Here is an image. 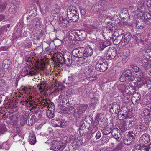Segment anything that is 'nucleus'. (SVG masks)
<instances>
[{
  "mask_svg": "<svg viewBox=\"0 0 151 151\" xmlns=\"http://www.w3.org/2000/svg\"><path fill=\"white\" fill-rule=\"evenodd\" d=\"M83 49V50L82 52L83 56L85 57H87L92 55L93 50L90 46H87L86 48Z\"/></svg>",
  "mask_w": 151,
  "mask_h": 151,
  "instance_id": "dca6fc26",
  "label": "nucleus"
},
{
  "mask_svg": "<svg viewBox=\"0 0 151 151\" xmlns=\"http://www.w3.org/2000/svg\"><path fill=\"white\" fill-rule=\"evenodd\" d=\"M117 51L116 49L114 47H110L106 52V55L107 57L110 59L114 58L116 55Z\"/></svg>",
  "mask_w": 151,
  "mask_h": 151,
  "instance_id": "2eb2a0df",
  "label": "nucleus"
},
{
  "mask_svg": "<svg viewBox=\"0 0 151 151\" xmlns=\"http://www.w3.org/2000/svg\"><path fill=\"white\" fill-rule=\"evenodd\" d=\"M87 107L88 106L86 105H81L78 109H76L73 106H71L69 107V110L71 112L74 111L75 112H78V114L79 115L83 113Z\"/></svg>",
  "mask_w": 151,
  "mask_h": 151,
  "instance_id": "ddd939ff",
  "label": "nucleus"
},
{
  "mask_svg": "<svg viewBox=\"0 0 151 151\" xmlns=\"http://www.w3.org/2000/svg\"><path fill=\"white\" fill-rule=\"evenodd\" d=\"M40 107L47 111L46 115L50 118L54 117L55 115L53 110L55 107L53 103L46 98L41 99L39 100Z\"/></svg>",
  "mask_w": 151,
  "mask_h": 151,
  "instance_id": "f257e3e1",
  "label": "nucleus"
},
{
  "mask_svg": "<svg viewBox=\"0 0 151 151\" xmlns=\"http://www.w3.org/2000/svg\"><path fill=\"white\" fill-rule=\"evenodd\" d=\"M30 96H31V98H29V99L27 98V100H26V102L29 105V106L31 107L32 106V109L33 107H34V102H33L32 101V95H30Z\"/></svg>",
  "mask_w": 151,
  "mask_h": 151,
  "instance_id": "37998d69",
  "label": "nucleus"
},
{
  "mask_svg": "<svg viewBox=\"0 0 151 151\" xmlns=\"http://www.w3.org/2000/svg\"><path fill=\"white\" fill-rule=\"evenodd\" d=\"M101 136V132L98 131L96 133V139H99Z\"/></svg>",
  "mask_w": 151,
  "mask_h": 151,
  "instance_id": "6e6d98bb",
  "label": "nucleus"
},
{
  "mask_svg": "<svg viewBox=\"0 0 151 151\" xmlns=\"http://www.w3.org/2000/svg\"><path fill=\"white\" fill-rule=\"evenodd\" d=\"M20 142V143L22 144V145H24V142L22 140H20V141H19Z\"/></svg>",
  "mask_w": 151,
  "mask_h": 151,
  "instance_id": "338daca9",
  "label": "nucleus"
},
{
  "mask_svg": "<svg viewBox=\"0 0 151 151\" xmlns=\"http://www.w3.org/2000/svg\"><path fill=\"white\" fill-rule=\"evenodd\" d=\"M97 77L96 76H91L89 77V79L90 81H94L96 80Z\"/></svg>",
  "mask_w": 151,
  "mask_h": 151,
  "instance_id": "4d7b16f0",
  "label": "nucleus"
},
{
  "mask_svg": "<svg viewBox=\"0 0 151 151\" xmlns=\"http://www.w3.org/2000/svg\"><path fill=\"white\" fill-rule=\"evenodd\" d=\"M10 24H9L7 25H5L4 26H3L1 27L0 30L3 31V32H6L7 31V28H9L10 27Z\"/></svg>",
  "mask_w": 151,
  "mask_h": 151,
  "instance_id": "8fccbe9b",
  "label": "nucleus"
},
{
  "mask_svg": "<svg viewBox=\"0 0 151 151\" xmlns=\"http://www.w3.org/2000/svg\"><path fill=\"white\" fill-rule=\"evenodd\" d=\"M134 92V90L133 87L131 86H126L125 88L124 91L125 93L130 95L132 94Z\"/></svg>",
  "mask_w": 151,
  "mask_h": 151,
  "instance_id": "c85d7f7f",
  "label": "nucleus"
},
{
  "mask_svg": "<svg viewBox=\"0 0 151 151\" xmlns=\"http://www.w3.org/2000/svg\"><path fill=\"white\" fill-rule=\"evenodd\" d=\"M9 11L11 13H13L15 12V9H13L12 8V7H11L9 8Z\"/></svg>",
  "mask_w": 151,
  "mask_h": 151,
  "instance_id": "bf43d9fd",
  "label": "nucleus"
},
{
  "mask_svg": "<svg viewBox=\"0 0 151 151\" xmlns=\"http://www.w3.org/2000/svg\"><path fill=\"white\" fill-rule=\"evenodd\" d=\"M121 35L122 36V46H124L127 44L130 41L131 38V34L130 33H127L124 36L122 35Z\"/></svg>",
  "mask_w": 151,
  "mask_h": 151,
  "instance_id": "6ab92c4d",
  "label": "nucleus"
},
{
  "mask_svg": "<svg viewBox=\"0 0 151 151\" xmlns=\"http://www.w3.org/2000/svg\"><path fill=\"white\" fill-rule=\"evenodd\" d=\"M83 33L85 34V31L82 30L81 31H72L70 32L69 33V37L72 38H73V39H75L76 40L79 41L81 40L82 37L81 34Z\"/></svg>",
  "mask_w": 151,
  "mask_h": 151,
  "instance_id": "1a4fd4ad",
  "label": "nucleus"
},
{
  "mask_svg": "<svg viewBox=\"0 0 151 151\" xmlns=\"http://www.w3.org/2000/svg\"><path fill=\"white\" fill-rule=\"evenodd\" d=\"M0 83H1L3 85H4L6 84L5 81L4 80H1Z\"/></svg>",
  "mask_w": 151,
  "mask_h": 151,
  "instance_id": "69168bd1",
  "label": "nucleus"
},
{
  "mask_svg": "<svg viewBox=\"0 0 151 151\" xmlns=\"http://www.w3.org/2000/svg\"><path fill=\"white\" fill-rule=\"evenodd\" d=\"M144 74V73L143 72H141L140 73H139V75L140 76H142Z\"/></svg>",
  "mask_w": 151,
  "mask_h": 151,
  "instance_id": "774afa93",
  "label": "nucleus"
},
{
  "mask_svg": "<svg viewBox=\"0 0 151 151\" xmlns=\"http://www.w3.org/2000/svg\"><path fill=\"white\" fill-rule=\"evenodd\" d=\"M33 23L35 24V26L32 28V30L38 29L41 28V26L42 23L40 21V19L39 17L35 18V20L34 21Z\"/></svg>",
  "mask_w": 151,
  "mask_h": 151,
  "instance_id": "b1692460",
  "label": "nucleus"
},
{
  "mask_svg": "<svg viewBox=\"0 0 151 151\" xmlns=\"http://www.w3.org/2000/svg\"><path fill=\"white\" fill-rule=\"evenodd\" d=\"M121 35L118 36L117 38L114 40L113 41V43L114 44L117 45L121 42Z\"/></svg>",
  "mask_w": 151,
  "mask_h": 151,
  "instance_id": "49530a36",
  "label": "nucleus"
},
{
  "mask_svg": "<svg viewBox=\"0 0 151 151\" xmlns=\"http://www.w3.org/2000/svg\"><path fill=\"white\" fill-rule=\"evenodd\" d=\"M137 129H139L138 130L139 132H142L145 131L146 129V127L143 126L139 125L137 126Z\"/></svg>",
  "mask_w": 151,
  "mask_h": 151,
  "instance_id": "3c124183",
  "label": "nucleus"
},
{
  "mask_svg": "<svg viewBox=\"0 0 151 151\" xmlns=\"http://www.w3.org/2000/svg\"><path fill=\"white\" fill-rule=\"evenodd\" d=\"M68 20L65 18H64L63 17H60L59 19V23L61 24L62 25L66 26L68 22Z\"/></svg>",
  "mask_w": 151,
  "mask_h": 151,
  "instance_id": "f704fd0d",
  "label": "nucleus"
},
{
  "mask_svg": "<svg viewBox=\"0 0 151 151\" xmlns=\"http://www.w3.org/2000/svg\"><path fill=\"white\" fill-rule=\"evenodd\" d=\"M108 67V64L106 62H104L102 60L99 61L97 63L95 68L99 71L104 72L106 71Z\"/></svg>",
  "mask_w": 151,
  "mask_h": 151,
  "instance_id": "6e6552de",
  "label": "nucleus"
},
{
  "mask_svg": "<svg viewBox=\"0 0 151 151\" xmlns=\"http://www.w3.org/2000/svg\"><path fill=\"white\" fill-rule=\"evenodd\" d=\"M78 15V13H77L76 14L71 15L70 17H68V18L71 21L75 22L77 21L78 19L79 16Z\"/></svg>",
  "mask_w": 151,
  "mask_h": 151,
  "instance_id": "ea45409f",
  "label": "nucleus"
},
{
  "mask_svg": "<svg viewBox=\"0 0 151 151\" xmlns=\"http://www.w3.org/2000/svg\"><path fill=\"white\" fill-rule=\"evenodd\" d=\"M99 100L98 98L94 97L92 98L91 100V107L92 109L94 108L98 104Z\"/></svg>",
  "mask_w": 151,
  "mask_h": 151,
  "instance_id": "2f4dec72",
  "label": "nucleus"
},
{
  "mask_svg": "<svg viewBox=\"0 0 151 151\" xmlns=\"http://www.w3.org/2000/svg\"><path fill=\"white\" fill-rule=\"evenodd\" d=\"M68 78L70 82H72L73 80V78L72 76H69Z\"/></svg>",
  "mask_w": 151,
  "mask_h": 151,
  "instance_id": "e2e57ef3",
  "label": "nucleus"
},
{
  "mask_svg": "<svg viewBox=\"0 0 151 151\" xmlns=\"http://www.w3.org/2000/svg\"><path fill=\"white\" fill-rule=\"evenodd\" d=\"M131 72L130 70H129L124 71L121 76L119 78L120 81L121 82H124L127 79H129L130 80L129 75Z\"/></svg>",
  "mask_w": 151,
  "mask_h": 151,
  "instance_id": "aec40b11",
  "label": "nucleus"
},
{
  "mask_svg": "<svg viewBox=\"0 0 151 151\" xmlns=\"http://www.w3.org/2000/svg\"><path fill=\"white\" fill-rule=\"evenodd\" d=\"M6 6V5L5 4H0V12L4 10Z\"/></svg>",
  "mask_w": 151,
  "mask_h": 151,
  "instance_id": "603ef678",
  "label": "nucleus"
},
{
  "mask_svg": "<svg viewBox=\"0 0 151 151\" xmlns=\"http://www.w3.org/2000/svg\"><path fill=\"white\" fill-rule=\"evenodd\" d=\"M24 136H20L19 134L16 135L14 137V141H20V140L24 139Z\"/></svg>",
  "mask_w": 151,
  "mask_h": 151,
  "instance_id": "a18cd8bd",
  "label": "nucleus"
},
{
  "mask_svg": "<svg viewBox=\"0 0 151 151\" xmlns=\"http://www.w3.org/2000/svg\"><path fill=\"white\" fill-rule=\"evenodd\" d=\"M40 70H41L40 69H37L31 65H29L22 69L21 72V75L24 76L28 75L33 76L35 75Z\"/></svg>",
  "mask_w": 151,
  "mask_h": 151,
  "instance_id": "20e7f679",
  "label": "nucleus"
},
{
  "mask_svg": "<svg viewBox=\"0 0 151 151\" xmlns=\"http://www.w3.org/2000/svg\"><path fill=\"white\" fill-rule=\"evenodd\" d=\"M133 38L135 39L136 41L138 44L140 43L141 44L144 42L143 37L140 34H137L136 35L134 36Z\"/></svg>",
  "mask_w": 151,
  "mask_h": 151,
  "instance_id": "c756f323",
  "label": "nucleus"
},
{
  "mask_svg": "<svg viewBox=\"0 0 151 151\" xmlns=\"http://www.w3.org/2000/svg\"><path fill=\"white\" fill-rule=\"evenodd\" d=\"M139 68L138 67L136 66H134L132 67L131 72L129 75L130 80L133 81L136 78V75L137 73L139 72Z\"/></svg>",
  "mask_w": 151,
  "mask_h": 151,
  "instance_id": "f3484780",
  "label": "nucleus"
},
{
  "mask_svg": "<svg viewBox=\"0 0 151 151\" xmlns=\"http://www.w3.org/2000/svg\"><path fill=\"white\" fill-rule=\"evenodd\" d=\"M136 28L140 29H142L144 27L141 24V23L139 22H136Z\"/></svg>",
  "mask_w": 151,
  "mask_h": 151,
  "instance_id": "864d4df0",
  "label": "nucleus"
},
{
  "mask_svg": "<svg viewBox=\"0 0 151 151\" xmlns=\"http://www.w3.org/2000/svg\"><path fill=\"white\" fill-rule=\"evenodd\" d=\"M51 123L54 127H64L68 125V122L63 119L57 118L55 120H52Z\"/></svg>",
  "mask_w": 151,
  "mask_h": 151,
  "instance_id": "423d86ee",
  "label": "nucleus"
},
{
  "mask_svg": "<svg viewBox=\"0 0 151 151\" xmlns=\"http://www.w3.org/2000/svg\"><path fill=\"white\" fill-rule=\"evenodd\" d=\"M146 84H147V77H141L138 78L136 81L134 82V86L139 88Z\"/></svg>",
  "mask_w": 151,
  "mask_h": 151,
  "instance_id": "f8f14e48",
  "label": "nucleus"
},
{
  "mask_svg": "<svg viewBox=\"0 0 151 151\" xmlns=\"http://www.w3.org/2000/svg\"><path fill=\"white\" fill-rule=\"evenodd\" d=\"M52 142V146L50 149L55 151H62L66 146L65 143L62 142L61 141L55 140Z\"/></svg>",
  "mask_w": 151,
  "mask_h": 151,
  "instance_id": "39448f33",
  "label": "nucleus"
},
{
  "mask_svg": "<svg viewBox=\"0 0 151 151\" xmlns=\"http://www.w3.org/2000/svg\"><path fill=\"white\" fill-rule=\"evenodd\" d=\"M27 119V117L26 115H23L20 118L19 123H20V124L22 125L26 123Z\"/></svg>",
  "mask_w": 151,
  "mask_h": 151,
  "instance_id": "a19ab883",
  "label": "nucleus"
},
{
  "mask_svg": "<svg viewBox=\"0 0 151 151\" xmlns=\"http://www.w3.org/2000/svg\"><path fill=\"white\" fill-rule=\"evenodd\" d=\"M125 113V114L124 113L122 114L123 118L124 119H122L123 120L119 127V129L122 132H124L127 129V124L128 123V124H131V122H130L132 120V112H126Z\"/></svg>",
  "mask_w": 151,
  "mask_h": 151,
  "instance_id": "7ed1b4c3",
  "label": "nucleus"
},
{
  "mask_svg": "<svg viewBox=\"0 0 151 151\" xmlns=\"http://www.w3.org/2000/svg\"><path fill=\"white\" fill-rule=\"evenodd\" d=\"M122 147V144L121 143H119L116 146V147L114 149V150L115 151H118L120 150H121Z\"/></svg>",
  "mask_w": 151,
  "mask_h": 151,
  "instance_id": "5fc2aeb1",
  "label": "nucleus"
},
{
  "mask_svg": "<svg viewBox=\"0 0 151 151\" xmlns=\"http://www.w3.org/2000/svg\"><path fill=\"white\" fill-rule=\"evenodd\" d=\"M38 89L39 90L40 92H44V93L46 92L48 90V87L47 86H46L45 83L42 84V83L40 85L39 87H37Z\"/></svg>",
  "mask_w": 151,
  "mask_h": 151,
  "instance_id": "7c9ffc66",
  "label": "nucleus"
},
{
  "mask_svg": "<svg viewBox=\"0 0 151 151\" xmlns=\"http://www.w3.org/2000/svg\"><path fill=\"white\" fill-rule=\"evenodd\" d=\"M19 114H16L10 116L7 120L8 124H12L14 125L17 126L19 123L18 118L19 117Z\"/></svg>",
  "mask_w": 151,
  "mask_h": 151,
  "instance_id": "9d476101",
  "label": "nucleus"
},
{
  "mask_svg": "<svg viewBox=\"0 0 151 151\" xmlns=\"http://www.w3.org/2000/svg\"><path fill=\"white\" fill-rule=\"evenodd\" d=\"M3 148L6 150H8L10 148L9 145L6 144V142L3 143L0 145V149Z\"/></svg>",
  "mask_w": 151,
  "mask_h": 151,
  "instance_id": "de8ad7c7",
  "label": "nucleus"
},
{
  "mask_svg": "<svg viewBox=\"0 0 151 151\" xmlns=\"http://www.w3.org/2000/svg\"><path fill=\"white\" fill-rule=\"evenodd\" d=\"M110 44V42L108 41H100L96 45V48L102 51L106 47L109 46Z\"/></svg>",
  "mask_w": 151,
  "mask_h": 151,
  "instance_id": "412c9836",
  "label": "nucleus"
},
{
  "mask_svg": "<svg viewBox=\"0 0 151 151\" xmlns=\"http://www.w3.org/2000/svg\"><path fill=\"white\" fill-rule=\"evenodd\" d=\"M78 13L73 7H69L67 10V15L68 17H70L71 15Z\"/></svg>",
  "mask_w": 151,
  "mask_h": 151,
  "instance_id": "bb28decb",
  "label": "nucleus"
},
{
  "mask_svg": "<svg viewBox=\"0 0 151 151\" xmlns=\"http://www.w3.org/2000/svg\"><path fill=\"white\" fill-rule=\"evenodd\" d=\"M150 136L147 133L142 134L140 137L139 142L140 143L145 144L148 143L150 141Z\"/></svg>",
  "mask_w": 151,
  "mask_h": 151,
  "instance_id": "a211bd4d",
  "label": "nucleus"
},
{
  "mask_svg": "<svg viewBox=\"0 0 151 151\" xmlns=\"http://www.w3.org/2000/svg\"><path fill=\"white\" fill-rule=\"evenodd\" d=\"M109 112L113 114H117L122 111L121 109H120L119 104L116 103H114L110 104L109 106Z\"/></svg>",
  "mask_w": 151,
  "mask_h": 151,
  "instance_id": "9b49d317",
  "label": "nucleus"
},
{
  "mask_svg": "<svg viewBox=\"0 0 151 151\" xmlns=\"http://www.w3.org/2000/svg\"><path fill=\"white\" fill-rule=\"evenodd\" d=\"M29 142L32 145H34L36 142V137L34 133L32 132H30L29 134Z\"/></svg>",
  "mask_w": 151,
  "mask_h": 151,
  "instance_id": "cd10ccee",
  "label": "nucleus"
},
{
  "mask_svg": "<svg viewBox=\"0 0 151 151\" xmlns=\"http://www.w3.org/2000/svg\"><path fill=\"white\" fill-rule=\"evenodd\" d=\"M92 71V68L91 66H86L84 70L85 74L87 76L91 73Z\"/></svg>",
  "mask_w": 151,
  "mask_h": 151,
  "instance_id": "e433bc0d",
  "label": "nucleus"
},
{
  "mask_svg": "<svg viewBox=\"0 0 151 151\" xmlns=\"http://www.w3.org/2000/svg\"><path fill=\"white\" fill-rule=\"evenodd\" d=\"M139 148L140 151H151V143L148 145H141Z\"/></svg>",
  "mask_w": 151,
  "mask_h": 151,
  "instance_id": "72a5a7b5",
  "label": "nucleus"
},
{
  "mask_svg": "<svg viewBox=\"0 0 151 151\" xmlns=\"http://www.w3.org/2000/svg\"><path fill=\"white\" fill-rule=\"evenodd\" d=\"M137 99H136V100L137 101H139L140 100V98H141V96H140V94L139 93H137Z\"/></svg>",
  "mask_w": 151,
  "mask_h": 151,
  "instance_id": "680f3d73",
  "label": "nucleus"
},
{
  "mask_svg": "<svg viewBox=\"0 0 151 151\" xmlns=\"http://www.w3.org/2000/svg\"><path fill=\"white\" fill-rule=\"evenodd\" d=\"M149 109H145L143 111V117L145 119H148L150 117Z\"/></svg>",
  "mask_w": 151,
  "mask_h": 151,
  "instance_id": "4c0bfd02",
  "label": "nucleus"
},
{
  "mask_svg": "<svg viewBox=\"0 0 151 151\" xmlns=\"http://www.w3.org/2000/svg\"><path fill=\"white\" fill-rule=\"evenodd\" d=\"M69 139V141L72 144L73 147L75 149L80 147L83 144L82 140L80 139V137L78 138L77 137L72 136L70 137Z\"/></svg>",
  "mask_w": 151,
  "mask_h": 151,
  "instance_id": "0eeeda50",
  "label": "nucleus"
},
{
  "mask_svg": "<svg viewBox=\"0 0 151 151\" xmlns=\"http://www.w3.org/2000/svg\"><path fill=\"white\" fill-rule=\"evenodd\" d=\"M119 132V130L117 128H114L112 131V135L116 140L119 141L121 140V136Z\"/></svg>",
  "mask_w": 151,
  "mask_h": 151,
  "instance_id": "5701e85b",
  "label": "nucleus"
},
{
  "mask_svg": "<svg viewBox=\"0 0 151 151\" xmlns=\"http://www.w3.org/2000/svg\"><path fill=\"white\" fill-rule=\"evenodd\" d=\"M144 17V21L145 24L147 25L151 23V16L148 12L145 13L142 15Z\"/></svg>",
  "mask_w": 151,
  "mask_h": 151,
  "instance_id": "393cba45",
  "label": "nucleus"
},
{
  "mask_svg": "<svg viewBox=\"0 0 151 151\" xmlns=\"http://www.w3.org/2000/svg\"><path fill=\"white\" fill-rule=\"evenodd\" d=\"M4 18V17L2 15H0V21H2Z\"/></svg>",
  "mask_w": 151,
  "mask_h": 151,
  "instance_id": "0e129e2a",
  "label": "nucleus"
},
{
  "mask_svg": "<svg viewBox=\"0 0 151 151\" xmlns=\"http://www.w3.org/2000/svg\"><path fill=\"white\" fill-rule=\"evenodd\" d=\"M64 87V86H63L62 85H60L58 87V90L57 89H56L54 91V93H55L56 92H57L58 91H59L60 89V90L61 91L63 88Z\"/></svg>",
  "mask_w": 151,
  "mask_h": 151,
  "instance_id": "13d9d810",
  "label": "nucleus"
},
{
  "mask_svg": "<svg viewBox=\"0 0 151 151\" xmlns=\"http://www.w3.org/2000/svg\"><path fill=\"white\" fill-rule=\"evenodd\" d=\"M136 1L137 2L138 1L137 3L139 5H143L146 3L148 7H151V0H147L146 3L144 0H136Z\"/></svg>",
  "mask_w": 151,
  "mask_h": 151,
  "instance_id": "473e14b6",
  "label": "nucleus"
},
{
  "mask_svg": "<svg viewBox=\"0 0 151 151\" xmlns=\"http://www.w3.org/2000/svg\"><path fill=\"white\" fill-rule=\"evenodd\" d=\"M134 134L132 132H130L125 137L124 142L125 144L128 145L134 141Z\"/></svg>",
  "mask_w": 151,
  "mask_h": 151,
  "instance_id": "4468645a",
  "label": "nucleus"
},
{
  "mask_svg": "<svg viewBox=\"0 0 151 151\" xmlns=\"http://www.w3.org/2000/svg\"><path fill=\"white\" fill-rule=\"evenodd\" d=\"M81 13L82 15H84L86 13V10L84 9H82L81 10Z\"/></svg>",
  "mask_w": 151,
  "mask_h": 151,
  "instance_id": "052dcab7",
  "label": "nucleus"
},
{
  "mask_svg": "<svg viewBox=\"0 0 151 151\" xmlns=\"http://www.w3.org/2000/svg\"><path fill=\"white\" fill-rule=\"evenodd\" d=\"M6 131L5 125L4 124H0V134H3Z\"/></svg>",
  "mask_w": 151,
  "mask_h": 151,
  "instance_id": "79ce46f5",
  "label": "nucleus"
},
{
  "mask_svg": "<svg viewBox=\"0 0 151 151\" xmlns=\"http://www.w3.org/2000/svg\"><path fill=\"white\" fill-rule=\"evenodd\" d=\"M146 87H149V89L151 88V78L147 77V84Z\"/></svg>",
  "mask_w": 151,
  "mask_h": 151,
  "instance_id": "09e8293b",
  "label": "nucleus"
},
{
  "mask_svg": "<svg viewBox=\"0 0 151 151\" xmlns=\"http://www.w3.org/2000/svg\"><path fill=\"white\" fill-rule=\"evenodd\" d=\"M129 56V52H125L122 54L121 55L122 60L126 61L128 58Z\"/></svg>",
  "mask_w": 151,
  "mask_h": 151,
  "instance_id": "c03bdc74",
  "label": "nucleus"
},
{
  "mask_svg": "<svg viewBox=\"0 0 151 151\" xmlns=\"http://www.w3.org/2000/svg\"><path fill=\"white\" fill-rule=\"evenodd\" d=\"M150 61L145 56L143 57L142 60V65L147 72H148V69H150L151 67V64L150 63Z\"/></svg>",
  "mask_w": 151,
  "mask_h": 151,
  "instance_id": "4be33fe9",
  "label": "nucleus"
},
{
  "mask_svg": "<svg viewBox=\"0 0 151 151\" xmlns=\"http://www.w3.org/2000/svg\"><path fill=\"white\" fill-rule=\"evenodd\" d=\"M26 61L27 62V64L28 65H31L37 69H40L42 70H45L48 64L47 61L44 59H41L39 61L36 60L34 61L33 59H32L31 57H28L26 59Z\"/></svg>",
  "mask_w": 151,
  "mask_h": 151,
  "instance_id": "f03ea898",
  "label": "nucleus"
},
{
  "mask_svg": "<svg viewBox=\"0 0 151 151\" xmlns=\"http://www.w3.org/2000/svg\"><path fill=\"white\" fill-rule=\"evenodd\" d=\"M3 68L4 71L7 72L10 69L12 64L10 62H8L7 64L3 63Z\"/></svg>",
  "mask_w": 151,
  "mask_h": 151,
  "instance_id": "c9c22d12",
  "label": "nucleus"
},
{
  "mask_svg": "<svg viewBox=\"0 0 151 151\" xmlns=\"http://www.w3.org/2000/svg\"><path fill=\"white\" fill-rule=\"evenodd\" d=\"M67 51L65 49H63V51H62L61 52H58L57 53H55L54 55L55 57L56 56L58 58L59 57L62 58L64 56V55L66 52Z\"/></svg>",
  "mask_w": 151,
  "mask_h": 151,
  "instance_id": "58836bf2",
  "label": "nucleus"
},
{
  "mask_svg": "<svg viewBox=\"0 0 151 151\" xmlns=\"http://www.w3.org/2000/svg\"><path fill=\"white\" fill-rule=\"evenodd\" d=\"M82 49L81 48L76 49L72 51L73 55L76 57H81L82 56Z\"/></svg>",
  "mask_w": 151,
  "mask_h": 151,
  "instance_id": "a878e982",
  "label": "nucleus"
}]
</instances>
